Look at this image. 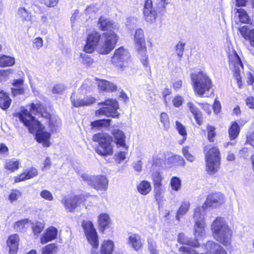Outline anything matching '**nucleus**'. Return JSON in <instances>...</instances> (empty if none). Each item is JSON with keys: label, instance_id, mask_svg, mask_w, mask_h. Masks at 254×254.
<instances>
[{"label": "nucleus", "instance_id": "obj_1", "mask_svg": "<svg viewBox=\"0 0 254 254\" xmlns=\"http://www.w3.org/2000/svg\"><path fill=\"white\" fill-rule=\"evenodd\" d=\"M31 113L35 115L40 114L47 118L50 117V114L45 112L44 106L40 103H31L28 109L22 107L19 112L14 113V116L18 118L20 122L28 128L30 133L36 132V138L39 143H42L44 146L49 147L51 145L49 141L50 133L43 131L44 127L38 121L35 120Z\"/></svg>", "mask_w": 254, "mask_h": 254}, {"label": "nucleus", "instance_id": "obj_2", "mask_svg": "<svg viewBox=\"0 0 254 254\" xmlns=\"http://www.w3.org/2000/svg\"><path fill=\"white\" fill-rule=\"evenodd\" d=\"M88 243L92 246L91 254H112L114 244L111 240L104 241L99 250H97L99 242L97 234L91 221H83L82 224Z\"/></svg>", "mask_w": 254, "mask_h": 254}, {"label": "nucleus", "instance_id": "obj_3", "mask_svg": "<svg viewBox=\"0 0 254 254\" xmlns=\"http://www.w3.org/2000/svg\"><path fill=\"white\" fill-rule=\"evenodd\" d=\"M211 229L213 237L217 241L225 246L230 245L232 232L223 218L217 217L212 223Z\"/></svg>", "mask_w": 254, "mask_h": 254}, {"label": "nucleus", "instance_id": "obj_4", "mask_svg": "<svg viewBox=\"0 0 254 254\" xmlns=\"http://www.w3.org/2000/svg\"><path fill=\"white\" fill-rule=\"evenodd\" d=\"M193 87L195 92L200 96H202L209 91L212 86L211 79L207 74L203 71H198L190 74Z\"/></svg>", "mask_w": 254, "mask_h": 254}, {"label": "nucleus", "instance_id": "obj_5", "mask_svg": "<svg viewBox=\"0 0 254 254\" xmlns=\"http://www.w3.org/2000/svg\"><path fill=\"white\" fill-rule=\"evenodd\" d=\"M135 47L138 53L140 55V61L144 67L151 71L148 57L146 54L147 48L144 38V32L141 29H137L134 34Z\"/></svg>", "mask_w": 254, "mask_h": 254}, {"label": "nucleus", "instance_id": "obj_6", "mask_svg": "<svg viewBox=\"0 0 254 254\" xmlns=\"http://www.w3.org/2000/svg\"><path fill=\"white\" fill-rule=\"evenodd\" d=\"M206 170L209 174H214L218 171L220 162V155L219 149L215 147L208 148L205 146L204 149Z\"/></svg>", "mask_w": 254, "mask_h": 254}, {"label": "nucleus", "instance_id": "obj_7", "mask_svg": "<svg viewBox=\"0 0 254 254\" xmlns=\"http://www.w3.org/2000/svg\"><path fill=\"white\" fill-rule=\"evenodd\" d=\"M92 139L99 144V147L96 149V152L99 155L109 156L113 154L112 139L110 136L104 133H98L94 134Z\"/></svg>", "mask_w": 254, "mask_h": 254}, {"label": "nucleus", "instance_id": "obj_8", "mask_svg": "<svg viewBox=\"0 0 254 254\" xmlns=\"http://www.w3.org/2000/svg\"><path fill=\"white\" fill-rule=\"evenodd\" d=\"M204 213L201 212L200 208L197 207L194 210L193 219L195 221L193 235L194 240L202 241L205 237V223Z\"/></svg>", "mask_w": 254, "mask_h": 254}, {"label": "nucleus", "instance_id": "obj_9", "mask_svg": "<svg viewBox=\"0 0 254 254\" xmlns=\"http://www.w3.org/2000/svg\"><path fill=\"white\" fill-rule=\"evenodd\" d=\"M118 38L114 32L105 33L98 44L97 51L100 54H109L115 47Z\"/></svg>", "mask_w": 254, "mask_h": 254}, {"label": "nucleus", "instance_id": "obj_10", "mask_svg": "<svg viewBox=\"0 0 254 254\" xmlns=\"http://www.w3.org/2000/svg\"><path fill=\"white\" fill-rule=\"evenodd\" d=\"M228 59L230 68L234 72V76L237 80V84L240 88H242V81L240 75L241 71L243 69V64L240 58L235 50L233 49L228 52Z\"/></svg>", "mask_w": 254, "mask_h": 254}, {"label": "nucleus", "instance_id": "obj_11", "mask_svg": "<svg viewBox=\"0 0 254 254\" xmlns=\"http://www.w3.org/2000/svg\"><path fill=\"white\" fill-rule=\"evenodd\" d=\"M99 106H104L97 110L95 112L96 116L105 115L107 117L118 118L119 113L117 110L119 108V104L115 100L108 99L104 102L98 103Z\"/></svg>", "mask_w": 254, "mask_h": 254}, {"label": "nucleus", "instance_id": "obj_12", "mask_svg": "<svg viewBox=\"0 0 254 254\" xmlns=\"http://www.w3.org/2000/svg\"><path fill=\"white\" fill-rule=\"evenodd\" d=\"M79 175L83 181L97 190H106L108 188V181L105 176H90L86 174Z\"/></svg>", "mask_w": 254, "mask_h": 254}, {"label": "nucleus", "instance_id": "obj_13", "mask_svg": "<svg viewBox=\"0 0 254 254\" xmlns=\"http://www.w3.org/2000/svg\"><path fill=\"white\" fill-rule=\"evenodd\" d=\"M129 58L130 55L128 50L121 47L115 50L111 62L117 67L124 70L127 66Z\"/></svg>", "mask_w": 254, "mask_h": 254}, {"label": "nucleus", "instance_id": "obj_14", "mask_svg": "<svg viewBox=\"0 0 254 254\" xmlns=\"http://www.w3.org/2000/svg\"><path fill=\"white\" fill-rule=\"evenodd\" d=\"M224 202V197L220 192H215L210 194L207 196L206 200L200 208L201 212L205 214V209L207 207H215L219 206Z\"/></svg>", "mask_w": 254, "mask_h": 254}, {"label": "nucleus", "instance_id": "obj_15", "mask_svg": "<svg viewBox=\"0 0 254 254\" xmlns=\"http://www.w3.org/2000/svg\"><path fill=\"white\" fill-rule=\"evenodd\" d=\"M85 200L83 195H74L64 197L61 201L68 212H72L76 207L80 206Z\"/></svg>", "mask_w": 254, "mask_h": 254}, {"label": "nucleus", "instance_id": "obj_16", "mask_svg": "<svg viewBox=\"0 0 254 254\" xmlns=\"http://www.w3.org/2000/svg\"><path fill=\"white\" fill-rule=\"evenodd\" d=\"M144 20L149 24L154 23L157 18V13L156 10L153 8L152 0H147L144 2L143 9Z\"/></svg>", "mask_w": 254, "mask_h": 254}, {"label": "nucleus", "instance_id": "obj_17", "mask_svg": "<svg viewBox=\"0 0 254 254\" xmlns=\"http://www.w3.org/2000/svg\"><path fill=\"white\" fill-rule=\"evenodd\" d=\"M100 38V34L96 31H93L89 34L87 38L86 44L84 47V51L88 53H92L95 48L97 49Z\"/></svg>", "mask_w": 254, "mask_h": 254}, {"label": "nucleus", "instance_id": "obj_18", "mask_svg": "<svg viewBox=\"0 0 254 254\" xmlns=\"http://www.w3.org/2000/svg\"><path fill=\"white\" fill-rule=\"evenodd\" d=\"M202 248L205 252L201 254H227L226 250L220 245L214 241H208L202 246Z\"/></svg>", "mask_w": 254, "mask_h": 254}, {"label": "nucleus", "instance_id": "obj_19", "mask_svg": "<svg viewBox=\"0 0 254 254\" xmlns=\"http://www.w3.org/2000/svg\"><path fill=\"white\" fill-rule=\"evenodd\" d=\"M113 140L116 143L117 146L122 147L127 150L128 146L127 145L125 140L126 136L124 132L121 129L114 128L112 130Z\"/></svg>", "mask_w": 254, "mask_h": 254}, {"label": "nucleus", "instance_id": "obj_20", "mask_svg": "<svg viewBox=\"0 0 254 254\" xmlns=\"http://www.w3.org/2000/svg\"><path fill=\"white\" fill-rule=\"evenodd\" d=\"M19 243V236L14 234L9 236L6 242L9 254H16L18 250Z\"/></svg>", "mask_w": 254, "mask_h": 254}, {"label": "nucleus", "instance_id": "obj_21", "mask_svg": "<svg viewBox=\"0 0 254 254\" xmlns=\"http://www.w3.org/2000/svg\"><path fill=\"white\" fill-rule=\"evenodd\" d=\"M75 93H72L70 99L73 106L77 108L83 106H89L95 101V98L92 97H87L83 99L78 98L75 99Z\"/></svg>", "mask_w": 254, "mask_h": 254}, {"label": "nucleus", "instance_id": "obj_22", "mask_svg": "<svg viewBox=\"0 0 254 254\" xmlns=\"http://www.w3.org/2000/svg\"><path fill=\"white\" fill-rule=\"evenodd\" d=\"M177 241L181 244L190 246L194 248H198L200 246L199 242H197V240L189 238L183 233L178 234Z\"/></svg>", "mask_w": 254, "mask_h": 254}, {"label": "nucleus", "instance_id": "obj_23", "mask_svg": "<svg viewBox=\"0 0 254 254\" xmlns=\"http://www.w3.org/2000/svg\"><path fill=\"white\" fill-rule=\"evenodd\" d=\"M57 234L58 230L56 228L52 226L49 227L46 230V233L42 236L41 238V243L44 244L55 239Z\"/></svg>", "mask_w": 254, "mask_h": 254}, {"label": "nucleus", "instance_id": "obj_24", "mask_svg": "<svg viewBox=\"0 0 254 254\" xmlns=\"http://www.w3.org/2000/svg\"><path fill=\"white\" fill-rule=\"evenodd\" d=\"M38 175V172L35 168L32 167L25 171L22 174L15 178V182L18 183L26 180L34 178Z\"/></svg>", "mask_w": 254, "mask_h": 254}, {"label": "nucleus", "instance_id": "obj_25", "mask_svg": "<svg viewBox=\"0 0 254 254\" xmlns=\"http://www.w3.org/2000/svg\"><path fill=\"white\" fill-rule=\"evenodd\" d=\"M128 244L136 251L139 250L142 246L141 237L136 234H131L128 239Z\"/></svg>", "mask_w": 254, "mask_h": 254}, {"label": "nucleus", "instance_id": "obj_26", "mask_svg": "<svg viewBox=\"0 0 254 254\" xmlns=\"http://www.w3.org/2000/svg\"><path fill=\"white\" fill-rule=\"evenodd\" d=\"M24 80L22 79H14L12 82L13 87L11 88V93L13 96L22 95L24 93L23 87Z\"/></svg>", "mask_w": 254, "mask_h": 254}, {"label": "nucleus", "instance_id": "obj_27", "mask_svg": "<svg viewBox=\"0 0 254 254\" xmlns=\"http://www.w3.org/2000/svg\"><path fill=\"white\" fill-rule=\"evenodd\" d=\"M187 106L192 114L194 116L196 123L201 125L202 121V118L201 112L197 109L194 104L191 102L187 103Z\"/></svg>", "mask_w": 254, "mask_h": 254}, {"label": "nucleus", "instance_id": "obj_28", "mask_svg": "<svg viewBox=\"0 0 254 254\" xmlns=\"http://www.w3.org/2000/svg\"><path fill=\"white\" fill-rule=\"evenodd\" d=\"M11 102L8 95L3 90L0 89V107L3 110L8 109Z\"/></svg>", "mask_w": 254, "mask_h": 254}, {"label": "nucleus", "instance_id": "obj_29", "mask_svg": "<svg viewBox=\"0 0 254 254\" xmlns=\"http://www.w3.org/2000/svg\"><path fill=\"white\" fill-rule=\"evenodd\" d=\"M165 191V189L163 185L154 186V197L158 203H160L164 200Z\"/></svg>", "mask_w": 254, "mask_h": 254}, {"label": "nucleus", "instance_id": "obj_30", "mask_svg": "<svg viewBox=\"0 0 254 254\" xmlns=\"http://www.w3.org/2000/svg\"><path fill=\"white\" fill-rule=\"evenodd\" d=\"M98 24L103 31L109 30L110 32H113L111 29L114 28V23L108 19L101 17L99 19Z\"/></svg>", "mask_w": 254, "mask_h": 254}, {"label": "nucleus", "instance_id": "obj_31", "mask_svg": "<svg viewBox=\"0 0 254 254\" xmlns=\"http://www.w3.org/2000/svg\"><path fill=\"white\" fill-rule=\"evenodd\" d=\"M137 189L140 194L147 195L151 190L150 183L147 181H142L137 185Z\"/></svg>", "mask_w": 254, "mask_h": 254}, {"label": "nucleus", "instance_id": "obj_32", "mask_svg": "<svg viewBox=\"0 0 254 254\" xmlns=\"http://www.w3.org/2000/svg\"><path fill=\"white\" fill-rule=\"evenodd\" d=\"M99 225L103 231L109 227L110 224V218L107 213H102L98 217Z\"/></svg>", "mask_w": 254, "mask_h": 254}, {"label": "nucleus", "instance_id": "obj_33", "mask_svg": "<svg viewBox=\"0 0 254 254\" xmlns=\"http://www.w3.org/2000/svg\"><path fill=\"white\" fill-rule=\"evenodd\" d=\"M240 131V127L236 122L232 123L230 127L228 129L229 138L231 140L236 139L239 135Z\"/></svg>", "mask_w": 254, "mask_h": 254}, {"label": "nucleus", "instance_id": "obj_34", "mask_svg": "<svg viewBox=\"0 0 254 254\" xmlns=\"http://www.w3.org/2000/svg\"><path fill=\"white\" fill-rule=\"evenodd\" d=\"M100 90L106 91H113L117 89V86L111 82L105 80H101L98 83Z\"/></svg>", "mask_w": 254, "mask_h": 254}, {"label": "nucleus", "instance_id": "obj_35", "mask_svg": "<svg viewBox=\"0 0 254 254\" xmlns=\"http://www.w3.org/2000/svg\"><path fill=\"white\" fill-rule=\"evenodd\" d=\"M29 220L23 219L14 223L13 228L16 231L25 232L28 227Z\"/></svg>", "mask_w": 254, "mask_h": 254}, {"label": "nucleus", "instance_id": "obj_36", "mask_svg": "<svg viewBox=\"0 0 254 254\" xmlns=\"http://www.w3.org/2000/svg\"><path fill=\"white\" fill-rule=\"evenodd\" d=\"M14 64L15 59L14 58L4 55H0V67L10 66Z\"/></svg>", "mask_w": 254, "mask_h": 254}, {"label": "nucleus", "instance_id": "obj_37", "mask_svg": "<svg viewBox=\"0 0 254 254\" xmlns=\"http://www.w3.org/2000/svg\"><path fill=\"white\" fill-rule=\"evenodd\" d=\"M19 162L15 159H7L5 161L4 168L10 172L17 170L19 168Z\"/></svg>", "mask_w": 254, "mask_h": 254}, {"label": "nucleus", "instance_id": "obj_38", "mask_svg": "<svg viewBox=\"0 0 254 254\" xmlns=\"http://www.w3.org/2000/svg\"><path fill=\"white\" fill-rule=\"evenodd\" d=\"M190 207V203L189 201L183 202L177 211L176 216V219L180 221V218L188 211Z\"/></svg>", "mask_w": 254, "mask_h": 254}, {"label": "nucleus", "instance_id": "obj_39", "mask_svg": "<svg viewBox=\"0 0 254 254\" xmlns=\"http://www.w3.org/2000/svg\"><path fill=\"white\" fill-rule=\"evenodd\" d=\"M17 14L23 21H31L32 20L31 13L23 7H20L18 9Z\"/></svg>", "mask_w": 254, "mask_h": 254}, {"label": "nucleus", "instance_id": "obj_40", "mask_svg": "<svg viewBox=\"0 0 254 254\" xmlns=\"http://www.w3.org/2000/svg\"><path fill=\"white\" fill-rule=\"evenodd\" d=\"M170 185L173 190L178 192L182 188V181L179 177L174 176L170 180Z\"/></svg>", "mask_w": 254, "mask_h": 254}, {"label": "nucleus", "instance_id": "obj_41", "mask_svg": "<svg viewBox=\"0 0 254 254\" xmlns=\"http://www.w3.org/2000/svg\"><path fill=\"white\" fill-rule=\"evenodd\" d=\"M237 16L240 21L244 23H248L250 21V18L246 11L242 8H239L237 11Z\"/></svg>", "mask_w": 254, "mask_h": 254}, {"label": "nucleus", "instance_id": "obj_42", "mask_svg": "<svg viewBox=\"0 0 254 254\" xmlns=\"http://www.w3.org/2000/svg\"><path fill=\"white\" fill-rule=\"evenodd\" d=\"M160 121L162 124L164 128L168 130L170 127V120L168 115L165 112H162L160 115Z\"/></svg>", "mask_w": 254, "mask_h": 254}, {"label": "nucleus", "instance_id": "obj_43", "mask_svg": "<svg viewBox=\"0 0 254 254\" xmlns=\"http://www.w3.org/2000/svg\"><path fill=\"white\" fill-rule=\"evenodd\" d=\"M22 195V192L18 190L15 189L11 190L8 197V200L13 203L17 200Z\"/></svg>", "mask_w": 254, "mask_h": 254}, {"label": "nucleus", "instance_id": "obj_44", "mask_svg": "<svg viewBox=\"0 0 254 254\" xmlns=\"http://www.w3.org/2000/svg\"><path fill=\"white\" fill-rule=\"evenodd\" d=\"M152 178L154 186L163 185L162 183L163 177L159 172L156 171L153 172L152 174Z\"/></svg>", "mask_w": 254, "mask_h": 254}, {"label": "nucleus", "instance_id": "obj_45", "mask_svg": "<svg viewBox=\"0 0 254 254\" xmlns=\"http://www.w3.org/2000/svg\"><path fill=\"white\" fill-rule=\"evenodd\" d=\"M169 162L173 165H185L184 159L180 156H173L168 159Z\"/></svg>", "mask_w": 254, "mask_h": 254}, {"label": "nucleus", "instance_id": "obj_46", "mask_svg": "<svg viewBox=\"0 0 254 254\" xmlns=\"http://www.w3.org/2000/svg\"><path fill=\"white\" fill-rule=\"evenodd\" d=\"M110 121L108 119L96 120L91 123V126L95 127H106L110 125Z\"/></svg>", "mask_w": 254, "mask_h": 254}, {"label": "nucleus", "instance_id": "obj_47", "mask_svg": "<svg viewBox=\"0 0 254 254\" xmlns=\"http://www.w3.org/2000/svg\"><path fill=\"white\" fill-rule=\"evenodd\" d=\"M148 247L151 254H159L158 251L157 250V246L156 242L151 238L147 239Z\"/></svg>", "mask_w": 254, "mask_h": 254}, {"label": "nucleus", "instance_id": "obj_48", "mask_svg": "<svg viewBox=\"0 0 254 254\" xmlns=\"http://www.w3.org/2000/svg\"><path fill=\"white\" fill-rule=\"evenodd\" d=\"M45 227V224L43 223L37 222L32 224V228L33 232L35 235L39 234Z\"/></svg>", "mask_w": 254, "mask_h": 254}, {"label": "nucleus", "instance_id": "obj_49", "mask_svg": "<svg viewBox=\"0 0 254 254\" xmlns=\"http://www.w3.org/2000/svg\"><path fill=\"white\" fill-rule=\"evenodd\" d=\"M207 138L210 142L214 141V137L216 136L215 128L211 126H207Z\"/></svg>", "mask_w": 254, "mask_h": 254}, {"label": "nucleus", "instance_id": "obj_50", "mask_svg": "<svg viewBox=\"0 0 254 254\" xmlns=\"http://www.w3.org/2000/svg\"><path fill=\"white\" fill-rule=\"evenodd\" d=\"M179 251L183 254H199L195 250L186 246H181Z\"/></svg>", "mask_w": 254, "mask_h": 254}, {"label": "nucleus", "instance_id": "obj_51", "mask_svg": "<svg viewBox=\"0 0 254 254\" xmlns=\"http://www.w3.org/2000/svg\"><path fill=\"white\" fill-rule=\"evenodd\" d=\"M176 127L180 134L183 136L185 139L187 136V132L185 126L178 121L176 122Z\"/></svg>", "mask_w": 254, "mask_h": 254}, {"label": "nucleus", "instance_id": "obj_52", "mask_svg": "<svg viewBox=\"0 0 254 254\" xmlns=\"http://www.w3.org/2000/svg\"><path fill=\"white\" fill-rule=\"evenodd\" d=\"M40 195L42 198L48 201H51L54 200V197L52 192L47 190H42Z\"/></svg>", "mask_w": 254, "mask_h": 254}, {"label": "nucleus", "instance_id": "obj_53", "mask_svg": "<svg viewBox=\"0 0 254 254\" xmlns=\"http://www.w3.org/2000/svg\"><path fill=\"white\" fill-rule=\"evenodd\" d=\"M169 0H156V8L160 12L164 11L165 10L166 6L168 4Z\"/></svg>", "mask_w": 254, "mask_h": 254}, {"label": "nucleus", "instance_id": "obj_54", "mask_svg": "<svg viewBox=\"0 0 254 254\" xmlns=\"http://www.w3.org/2000/svg\"><path fill=\"white\" fill-rule=\"evenodd\" d=\"M57 250V247L54 244H51L45 247L43 250L42 254H54Z\"/></svg>", "mask_w": 254, "mask_h": 254}, {"label": "nucleus", "instance_id": "obj_55", "mask_svg": "<svg viewBox=\"0 0 254 254\" xmlns=\"http://www.w3.org/2000/svg\"><path fill=\"white\" fill-rule=\"evenodd\" d=\"M185 46V43L179 42L176 46V53L180 58H181L183 56Z\"/></svg>", "mask_w": 254, "mask_h": 254}, {"label": "nucleus", "instance_id": "obj_56", "mask_svg": "<svg viewBox=\"0 0 254 254\" xmlns=\"http://www.w3.org/2000/svg\"><path fill=\"white\" fill-rule=\"evenodd\" d=\"M239 31L240 32L242 36L245 39H247L249 36V32L250 30L249 27L247 25H245L239 28Z\"/></svg>", "mask_w": 254, "mask_h": 254}, {"label": "nucleus", "instance_id": "obj_57", "mask_svg": "<svg viewBox=\"0 0 254 254\" xmlns=\"http://www.w3.org/2000/svg\"><path fill=\"white\" fill-rule=\"evenodd\" d=\"M183 101L184 99L182 96H176L173 99L172 103L175 107H179L182 105Z\"/></svg>", "mask_w": 254, "mask_h": 254}, {"label": "nucleus", "instance_id": "obj_58", "mask_svg": "<svg viewBox=\"0 0 254 254\" xmlns=\"http://www.w3.org/2000/svg\"><path fill=\"white\" fill-rule=\"evenodd\" d=\"M183 153L186 159L190 162H193L195 157L193 155L189 153L187 147H184L183 149Z\"/></svg>", "mask_w": 254, "mask_h": 254}, {"label": "nucleus", "instance_id": "obj_59", "mask_svg": "<svg viewBox=\"0 0 254 254\" xmlns=\"http://www.w3.org/2000/svg\"><path fill=\"white\" fill-rule=\"evenodd\" d=\"M98 10V8L96 4H91L88 6L85 10L87 14H92L95 13Z\"/></svg>", "mask_w": 254, "mask_h": 254}, {"label": "nucleus", "instance_id": "obj_60", "mask_svg": "<svg viewBox=\"0 0 254 254\" xmlns=\"http://www.w3.org/2000/svg\"><path fill=\"white\" fill-rule=\"evenodd\" d=\"M33 43L34 48L38 50L43 46V40L42 38L37 37L34 39Z\"/></svg>", "mask_w": 254, "mask_h": 254}, {"label": "nucleus", "instance_id": "obj_61", "mask_svg": "<svg viewBox=\"0 0 254 254\" xmlns=\"http://www.w3.org/2000/svg\"><path fill=\"white\" fill-rule=\"evenodd\" d=\"M160 155L153 156L152 158V166H159L161 165L163 159L160 156Z\"/></svg>", "mask_w": 254, "mask_h": 254}, {"label": "nucleus", "instance_id": "obj_62", "mask_svg": "<svg viewBox=\"0 0 254 254\" xmlns=\"http://www.w3.org/2000/svg\"><path fill=\"white\" fill-rule=\"evenodd\" d=\"M65 89V87L63 84H57L55 85L52 89V92L54 94L60 93Z\"/></svg>", "mask_w": 254, "mask_h": 254}, {"label": "nucleus", "instance_id": "obj_63", "mask_svg": "<svg viewBox=\"0 0 254 254\" xmlns=\"http://www.w3.org/2000/svg\"><path fill=\"white\" fill-rule=\"evenodd\" d=\"M142 165L143 162L140 160L134 162L132 164L133 168L137 172H141L142 171Z\"/></svg>", "mask_w": 254, "mask_h": 254}, {"label": "nucleus", "instance_id": "obj_64", "mask_svg": "<svg viewBox=\"0 0 254 254\" xmlns=\"http://www.w3.org/2000/svg\"><path fill=\"white\" fill-rule=\"evenodd\" d=\"M247 39L249 40L251 45L254 47V29L249 31Z\"/></svg>", "mask_w": 254, "mask_h": 254}]
</instances>
